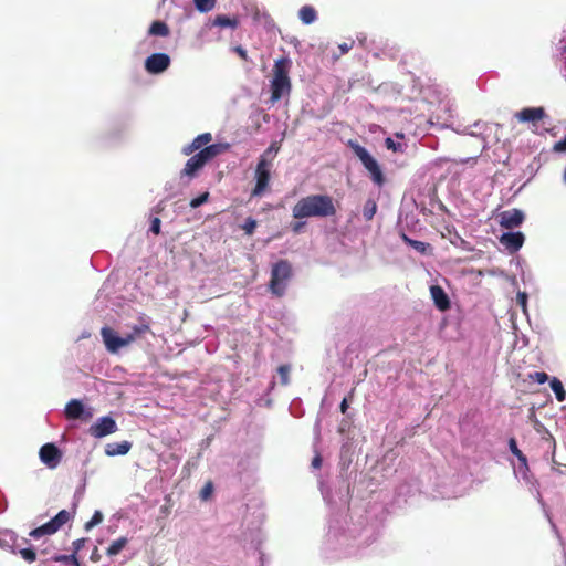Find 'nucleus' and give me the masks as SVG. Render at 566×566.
Here are the masks:
<instances>
[{"label":"nucleus","mask_w":566,"mask_h":566,"mask_svg":"<svg viewBox=\"0 0 566 566\" xmlns=\"http://www.w3.org/2000/svg\"><path fill=\"white\" fill-rule=\"evenodd\" d=\"M337 213L333 197L328 195H308L302 197L292 208L294 219L331 218Z\"/></svg>","instance_id":"nucleus-1"},{"label":"nucleus","mask_w":566,"mask_h":566,"mask_svg":"<svg viewBox=\"0 0 566 566\" xmlns=\"http://www.w3.org/2000/svg\"><path fill=\"white\" fill-rule=\"evenodd\" d=\"M229 149L230 144L228 143L211 144L210 146L202 148L187 160L180 172V177H187L188 180H191L209 161Z\"/></svg>","instance_id":"nucleus-2"},{"label":"nucleus","mask_w":566,"mask_h":566,"mask_svg":"<svg viewBox=\"0 0 566 566\" xmlns=\"http://www.w3.org/2000/svg\"><path fill=\"white\" fill-rule=\"evenodd\" d=\"M291 61L289 57H280L275 61L273 66V77L270 83L272 104L279 102L283 96L289 95L292 90L291 80L289 76Z\"/></svg>","instance_id":"nucleus-3"},{"label":"nucleus","mask_w":566,"mask_h":566,"mask_svg":"<svg viewBox=\"0 0 566 566\" xmlns=\"http://www.w3.org/2000/svg\"><path fill=\"white\" fill-rule=\"evenodd\" d=\"M272 166L271 148H268L258 159L254 170L255 185L251 197H261L270 189Z\"/></svg>","instance_id":"nucleus-4"},{"label":"nucleus","mask_w":566,"mask_h":566,"mask_svg":"<svg viewBox=\"0 0 566 566\" xmlns=\"http://www.w3.org/2000/svg\"><path fill=\"white\" fill-rule=\"evenodd\" d=\"M293 275L292 264L287 260H280L272 265L269 290L277 297L284 295L287 283Z\"/></svg>","instance_id":"nucleus-5"},{"label":"nucleus","mask_w":566,"mask_h":566,"mask_svg":"<svg viewBox=\"0 0 566 566\" xmlns=\"http://www.w3.org/2000/svg\"><path fill=\"white\" fill-rule=\"evenodd\" d=\"M75 510L67 511L61 510L54 517H52L49 522L42 524L39 527H35L29 533V536L39 539L43 536L53 535L59 532L65 524L71 522L74 518Z\"/></svg>","instance_id":"nucleus-6"},{"label":"nucleus","mask_w":566,"mask_h":566,"mask_svg":"<svg viewBox=\"0 0 566 566\" xmlns=\"http://www.w3.org/2000/svg\"><path fill=\"white\" fill-rule=\"evenodd\" d=\"M354 154L359 158L364 167L369 171L373 181L381 186L385 177L377 160L367 151V149L358 144L350 143Z\"/></svg>","instance_id":"nucleus-7"},{"label":"nucleus","mask_w":566,"mask_h":566,"mask_svg":"<svg viewBox=\"0 0 566 566\" xmlns=\"http://www.w3.org/2000/svg\"><path fill=\"white\" fill-rule=\"evenodd\" d=\"M63 453L54 443H45L40 448L39 458L49 469H55L62 460Z\"/></svg>","instance_id":"nucleus-8"},{"label":"nucleus","mask_w":566,"mask_h":566,"mask_svg":"<svg viewBox=\"0 0 566 566\" xmlns=\"http://www.w3.org/2000/svg\"><path fill=\"white\" fill-rule=\"evenodd\" d=\"M170 57L166 53H154L145 60V70L149 74H160L170 65Z\"/></svg>","instance_id":"nucleus-9"},{"label":"nucleus","mask_w":566,"mask_h":566,"mask_svg":"<svg viewBox=\"0 0 566 566\" xmlns=\"http://www.w3.org/2000/svg\"><path fill=\"white\" fill-rule=\"evenodd\" d=\"M90 434L94 438H103L117 431L116 421L108 416L99 418L90 427Z\"/></svg>","instance_id":"nucleus-10"},{"label":"nucleus","mask_w":566,"mask_h":566,"mask_svg":"<svg viewBox=\"0 0 566 566\" xmlns=\"http://www.w3.org/2000/svg\"><path fill=\"white\" fill-rule=\"evenodd\" d=\"M500 226L505 229H514L520 227L525 216L520 209H510L500 213Z\"/></svg>","instance_id":"nucleus-11"},{"label":"nucleus","mask_w":566,"mask_h":566,"mask_svg":"<svg viewBox=\"0 0 566 566\" xmlns=\"http://www.w3.org/2000/svg\"><path fill=\"white\" fill-rule=\"evenodd\" d=\"M104 344L108 352L117 353L122 347H125L124 339L109 327H103L101 331Z\"/></svg>","instance_id":"nucleus-12"},{"label":"nucleus","mask_w":566,"mask_h":566,"mask_svg":"<svg viewBox=\"0 0 566 566\" xmlns=\"http://www.w3.org/2000/svg\"><path fill=\"white\" fill-rule=\"evenodd\" d=\"M524 234L522 232H506L500 238V242L511 253L518 251L524 243Z\"/></svg>","instance_id":"nucleus-13"},{"label":"nucleus","mask_w":566,"mask_h":566,"mask_svg":"<svg viewBox=\"0 0 566 566\" xmlns=\"http://www.w3.org/2000/svg\"><path fill=\"white\" fill-rule=\"evenodd\" d=\"M65 417L70 420L84 419L87 420L92 417L91 412L84 410L83 403L77 399H72L65 406Z\"/></svg>","instance_id":"nucleus-14"},{"label":"nucleus","mask_w":566,"mask_h":566,"mask_svg":"<svg viewBox=\"0 0 566 566\" xmlns=\"http://www.w3.org/2000/svg\"><path fill=\"white\" fill-rule=\"evenodd\" d=\"M515 117L522 123H536L545 117V109L543 107H526L516 113Z\"/></svg>","instance_id":"nucleus-15"},{"label":"nucleus","mask_w":566,"mask_h":566,"mask_svg":"<svg viewBox=\"0 0 566 566\" xmlns=\"http://www.w3.org/2000/svg\"><path fill=\"white\" fill-rule=\"evenodd\" d=\"M430 294L438 310L444 312L450 308V300L444 290L440 285H432Z\"/></svg>","instance_id":"nucleus-16"},{"label":"nucleus","mask_w":566,"mask_h":566,"mask_svg":"<svg viewBox=\"0 0 566 566\" xmlns=\"http://www.w3.org/2000/svg\"><path fill=\"white\" fill-rule=\"evenodd\" d=\"M212 140V135L210 133H203L198 135L189 145L182 148L184 155H191L197 150H201L202 148L209 146L208 144Z\"/></svg>","instance_id":"nucleus-17"},{"label":"nucleus","mask_w":566,"mask_h":566,"mask_svg":"<svg viewBox=\"0 0 566 566\" xmlns=\"http://www.w3.org/2000/svg\"><path fill=\"white\" fill-rule=\"evenodd\" d=\"M132 443L129 441L112 442L106 444L105 453L109 457L124 455L129 452Z\"/></svg>","instance_id":"nucleus-18"},{"label":"nucleus","mask_w":566,"mask_h":566,"mask_svg":"<svg viewBox=\"0 0 566 566\" xmlns=\"http://www.w3.org/2000/svg\"><path fill=\"white\" fill-rule=\"evenodd\" d=\"M298 17L303 23L311 24L316 20L317 13L313 7L304 6L300 9Z\"/></svg>","instance_id":"nucleus-19"},{"label":"nucleus","mask_w":566,"mask_h":566,"mask_svg":"<svg viewBox=\"0 0 566 566\" xmlns=\"http://www.w3.org/2000/svg\"><path fill=\"white\" fill-rule=\"evenodd\" d=\"M140 324L133 326L132 328V335L135 339L139 338L146 333H150V325H149V318L142 316L139 318Z\"/></svg>","instance_id":"nucleus-20"},{"label":"nucleus","mask_w":566,"mask_h":566,"mask_svg":"<svg viewBox=\"0 0 566 566\" xmlns=\"http://www.w3.org/2000/svg\"><path fill=\"white\" fill-rule=\"evenodd\" d=\"M549 386H551L552 390L554 391L556 399L559 402H562L566 399V391L564 389L562 381L558 378L553 377L549 380Z\"/></svg>","instance_id":"nucleus-21"},{"label":"nucleus","mask_w":566,"mask_h":566,"mask_svg":"<svg viewBox=\"0 0 566 566\" xmlns=\"http://www.w3.org/2000/svg\"><path fill=\"white\" fill-rule=\"evenodd\" d=\"M509 449L510 451L517 458L520 465L527 468V458L525 454L518 449L517 442L514 438L509 440Z\"/></svg>","instance_id":"nucleus-22"},{"label":"nucleus","mask_w":566,"mask_h":566,"mask_svg":"<svg viewBox=\"0 0 566 566\" xmlns=\"http://www.w3.org/2000/svg\"><path fill=\"white\" fill-rule=\"evenodd\" d=\"M148 32L150 35L167 36L169 34V28L163 21H154Z\"/></svg>","instance_id":"nucleus-23"},{"label":"nucleus","mask_w":566,"mask_h":566,"mask_svg":"<svg viewBox=\"0 0 566 566\" xmlns=\"http://www.w3.org/2000/svg\"><path fill=\"white\" fill-rule=\"evenodd\" d=\"M213 24L221 28H232L235 29L239 24L237 18H230L227 15H217L213 20Z\"/></svg>","instance_id":"nucleus-24"},{"label":"nucleus","mask_w":566,"mask_h":566,"mask_svg":"<svg viewBox=\"0 0 566 566\" xmlns=\"http://www.w3.org/2000/svg\"><path fill=\"white\" fill-rule=\"evenodd\" d=\"M128 539L126 537H120L116 541H114L109 547L107 548V555L108 556H115L120 553L123 548L127 545Z\"/></svg>","instance_id":"nucleus-25"},{"label":"nucleus","mask_w":566,"mask_h":566,"mask_svg":"<svg viewBox=\"0 0 566 566\" xmlns=\"http://www.w3.org/2000/svg\"><path fill=\"white\" fill-rule=\"evenodd\" d=\"M51 560L56 562V563L70 564L71 566H81L77 556H75L73 553L70 555L56 554L51 557Z\"/></svg>","instance_id":"nucleus-26"},{"label":"nucleus","mask_w":566,"mask_h":566,"mask_svg":"<svg viewBox=\"0 0 566 566\" xmlns=\"http://www.w3.org/2000/svg\"><path fill=\"white\" fill-rule=\"evenodd\" d=\"M402 240L410 247H412L416 251L424 254L427 253V250L429 248V244L422 241L413 240L407 237L406 234H402Z\"/></svg>","instance_id":"nucleus-27"},{"label":"nucleus","mask_w":566,"mask_h":566,"mask_svg":"<svg viewBox=\"0 0 566 566\" xmlns=\"http://www.w3.org/2000/svg\"><path fill=\"white\" fill-rule=\"evenodd\" d=\"M377 211V205L374 200H367V202L364 206L363 216L364 218L369 221L374 218L375 213Z\"/></svg>","instance_id":"nucleus-28"},{"label":"nucleus","mask_w":566,"mask_h":566,"mask_svg":"<svg viewBox=\"0 0 566 566\" xmlns=\"http://www.w3.org/2000/svg\"><path fill=\"white\" fill-rule=\"evenodd\" d=\"M193 2L200 12H209L216 6V0H193Z\"/></svg>","instance_id":"nucleus-29"},{"label":"nucleus","mask_w":566,"mask_h":566,"mask_svg":"<svg viewBox=\"0 0 566 566\" xmlns=\"http://www.w3.org/2000/svg\"><path fill=\"white\" fill-rule=\"evenodd\" d=\"M258 222L255 219L249 217L245 219L244 223L241 226V229L244 231L247 235H252L256 229Z\"/></svg>","instance_id":"nucleus-30"},{"label":"nucleus","mask_w":566,"mask_h":566,"mask_svg":"<svg viewBox=\"0 0 566 566\" xmlns=\"http://www.w3.org/2000/svg\"><path fill=\"white\" fill-rule=\"evenodd\" d=\"M19 554L27 563H33L36 559V552L30 547L20 549Z\"/></svg>","instance_id":"nucleus-31"},{"label":"nucleus","mask_w":566,"mask_h":566,"mask_svg":"<svg viewBox=\"0 0 566 566\" xmlns=\"http://www.w3.org/2000/svg\"><path fill=\"white\" fill-rule=\"evenodd\" d=\"M103 521V514L101 511H95L92 518L85 523V530L88 531L94 526L98 525Z\"/></svg>","instance_id":"nucleus-32"},{"label":"nucleus","mask_w":566,"mask_h":566,"mask_svg":"<svg viewBox=\"0 0 566 566\" xmlns=\"http://www.w3.org/2000/svg\"><path fill=\"white\" fill-rule=\"evenodd\" d=\"M528 379L537 384H544L549 379V377L545 371H534L528 374Z\"/></svg>","instance_id":"nucleus-33"},{"label":"nucleus","mask_w":566,"mask_h":566,"mask_svg":"<svg viewBox=\"0 0 566 566\" xmlns=\"http://www.w3.org/2000/svg\"><path fill=\"white\" fill-rule=\"evenodd\" d=\"M277 373L281 377V384L287 385L290 380V367L287 365H281L277 368Z\"/></svg>","instance_id":"nucleus-34"},{"label":"nucleus","mask_w":566,"mask_h":566,"mask_svg":"<svg viewBox=\"0 0 566 566\" xmlns=\"http://www.w3.org/2000/svg\"><path fill=\"white\" fill-rule=\"evenodd\" d=\"M209 199V192L206 191L203 192L202 195H200L199 197L197 198H193L191 201H190V207L191 208H198L200 207L201 205L206 203Z\"/></svg>","instance_id":"nucleus-35"},{"label":"nucleus","mask_w":566,"mask_h":566,"mask_svg":"<svg viewBox=\"0 0 566 566\" xmlns=\"http://www.w3.org/2000/svg\"><path fill=\"white\" fill-rule=\"evenodd\" d=\"M86 543V538H78V539H75L73 543H72V553L77 556L78 552L84 547Z\"/></svg>","instance_id":"nucleus-36"},{"label":"nucleus","mask_w":566,"mask_h":566,"mask_svg":"<svg viewBox=\"0 0 566 566\" xmlns=\"http://www.w3.org/2000/svg\"><path fill=\"white\" fill-rule=\"evenodd\" d=\"M354 391H355V389H352V390H350V392H349V395H348V397H345V398L342 400L340 406H339V408H340V412H342V413H345V412L347 411L348 406H349V400H352V399H353V397H354Z\"/></svg>","instance_id":"nucleus-37"},{"label":"nucleus","mask_w":566,"mask_h":566,"mask_svg":"<svg viewBox=\"0 0 566 566\" xmlns=\"http://www.w3.org/2000/svg\"><path fill=\"white\" fill-rule=\"evenodd\" d=\"M386 147L394 151H402V145L399 143H395L391 138H386L385 140Z\"/></svg>","instance_id":"nucleus-38"},{"label":"nucleus","mask_w":566,"mask_h":566,"mask_svg":"<svg viewBox=\"0 0 566 566\" xmlns=\"http://www.w3.org/2000/svg\"><path fill=\"white\" fill-rule=\"evenodd\" d=\"M213 491V486L211 482H208L200 491V496L202 500H207Z\"/></svg>","instance_id":"nucleus-39"},{"label":"nucleus","mask_w":566,"mask_h":566,"mask_svg":"<svg viewBox=\"0 0 566 566\" xmlns=\"http://www.w3.org/2000/svg\"><path fill=\"white\" fill-rule=\"evenodd\" d=\"M160 224H161L160 219L155 217L150 223V231L155 234H159L160 233Z\"/></svg>","instance_id":"nucleus-40"},{"label":"nucleus","mask_w":566,"mask_h":566,"mask_svg":"<svg viewBox=\"0 0 566 566\" xmlns=\"http://www.w3.org/2000/svg\"><path fill=\"white\" fill-rule=\"evenodd\" d=\"M553 149L558 153L566 151V136L559 142L555 143Z\"/></svg>","instance_id":"nucleus-41"},{"label":"nucleus","mask_w":566,"mask_h":566,"mask_svg":"<svg viewBox=\"0 0 566 566\" xmlns=\"http://www.w3.org/2000/svg\"><path fill=\"white\" fill-rule=\"evenodd\" d=\"M233 51L243 60V61H248V53L247 51L241 46V45H237L233 48Z\"/></svg>","instance_id":"nucleus-42"},{"label":"nucleus","mask_w":566,"mask_h":566,"mask_svg":"<svg viewBox=\"0 0 566 566\" xmlns=\"http://www.w3.org/2000/svg\"><path fill=\"white\" fill-rule=\"evenodd\" d=\"M304 226H305L304 221H297V222H294L291 224V230L297 234L303 230Z\"/></svg>","instance_id":"nucleus-43"},{"label":"nucleus","mask_w":566,"mask_h":566,"mask_svg":"<svg viewBox=\"0 0 566 566\" xmlns=\"http://www.w3.org/2000/svg\"><path fill=\"white\" fill-rule=\"evenodd\" d=\"M353 44H354L353 41H350L349 43L344 42V43L339 44L338 48L340 50V55L346 54L353 48Z\"/></svg>","instance_id":"nucleus-44"},{"label":"nucleus","mask_w":566,"mask_h":566,"mask_svg":"<svg viewBox=\"0 0 566 566\" xmlns=\"http://www.w3.org/2000/svg\"><path fill=\"white\" fill-rule=\"evenodd\" d=\"M312 467L314 469H319L322 467V458L319 454H316L312 460Z\"/></svg>","instance_id":"nucleus-45"},{"label":"nucleus","mask_w":566,"mask_h":566,"mask_svg":"<svg viewBox=\"0 0 566 566\" xmlns=\"http://www.w3.org/2000/svg\"><path fill=\"white\" fill-rule=\"evenodd\" d=\"M122 339H124L125 346H128L136 340L132 334H127L126 336L122 337Z\"/></svg>","instance_id":"nucleus-46"},{"label":"nucleus","mask_w":566,"mask_h":566,"mask_svg":"<svg viewBox=\"0 0 566 566\" xmlns=\"http://www.w3.org/2000/svg\"><path fill=\"white\" fill-rule=\"evenodd\" d=\"M269 148H271V153H272V151H277V150H279V148H277V147H275V145H274V144H272Z\"/></svg>","instance_id":"nucleus-47"},{"label":"nucleus","mask_w":566,"mask_h":566,"mask_svg":"<svg viewBox=\"0 0 566 566\" xmlns=\"http://www.w3.org/2000/svg\"><path fill=\"white\" fill-rule=\"evenodd\" d=\"M41 554H42V555L48 554V549H42V551H41Z\"/></svg>","instance_id":"nucleus-48"},{"label":"nucleus","mask_w":566,"mask_h":566,"mask_svg":"<svg viewBox=\"0 0 566 566\" xmlns=\"http://www.w3.org/2000/svg\"><path fill=\"white\" fill-rule=\"evenodd\" d=\"M564 181L566 184V168H565V171H564Z\"/></svg>","instance_id":"nucleus-49"},{"label":"nucleus","mask_w":566,"mask_h":566,"mask_svg":"<svg viewBox=\"0 0 566 566\" xmlns=\"http://www.w3.org/2000/svg\"><path fill=\"white\" fill-rule=\"evenodd\" d=\"M565 52H566V46H565Z\"/></svg>","instance_id":"nucleus-50"}]
</instances>
